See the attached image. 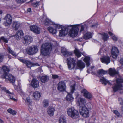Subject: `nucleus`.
I'll return each mask as SVG.
<instances>
[{
    "label": "nucleus",
    "instance_id": "nucleus-1",
    "mask_svg": "<svg viewBox=\"0 0 123 123\" xmlns=\"http://www.w3.org/2000/svg\"><path fill=\"white\" fill-rule=\"evenodd\" d=\"M56 42L52 41L50 43H44L42 44L41 48V52L42 54L44 55H49L53 49V47L56 46Z\"/></svg>",
    "mask_w": 123,
    "mask_h": 123
},
{
    "label": "nucleus",
    "instance_id": "nucleus-2",
    "mask_svg": "<svg viewBox=\"0 0 123 123\" xmlns=\"http://www.w3.org/2000/svg\"><path fill=\"white\" fill-rule=\"evenodd\" d=\"M79 25L80 24H77L68 25V28L71 27V29L69 32V34L70 36L73 37L77 36L78 32L79 31L78 26H79Z\"/></svg>",
    "mask_w": 123,
    "mask_h": 123
},
{
    "label": "nucleus",
    "instance_id": "nucleus-3",
    "mask_svg": "<svg viewBox=\"0 0 123 123\" xmlns=\"http://www.w3.org/2000/svg\"><path fill=\"white\" fill-rule=\"evenodd\" d=\"M67 113L69 116L74 119L77 118L79 117L78 111L73 107H71L68 109L67 110Z\"/></svg>",
    "mask_w": 123,
    "mask_h": 123
},
{
    "label": "nucleus",
    "instance_id": "nucleus-4",
    "mask_svg": "<svg viewBox=\"0 0 123 123\" xmlns=\"http://www.w3.org/2000/svg\"><path fill=\"white\" fill-rule=\"evenodd\" d=\"M39 50L38 46L33 45L28 47L26 49V51L28 54L32 55L37 53Z\"/></svg>",
    "mask_w": 123,
    "mask_h": 123
},
{
    "label": "nucleus",
    "instance_id": "nucleus-5",
    "mask_svg": "<svg viewBox=\"0 0 123 123\" xmlns=\"http://www.w3.org/2000/svg\"><path fill=\"white\" fill-rule=\"evenodd\" d=\"M123 83V79L121 77H119L116 80V84L113 87V89L114 92L121 89L122 87L121 83Z\"/></svg>",
    "mask_w": 123,
    "mask_h": 123
},
{
    "label": "nucleus",
    "instance_id": "nucleus-6",
    "mask_svg": "<svg viewBox=\"0 0 123 123\" xmlns=\"http://www.w3.org/2000/svg\"><path fill=\"white\" fill-rule=\"evenodd\" d=\"M79 111L80 115L84 117L87 118L89 116V110L86 107H80Z\"/></svg>",
    "mask_w": 123,
    "mask_h": 123
},
{
    "label": "nucleus",
    "instance_id": "nucleus-7",
    "mask_svg": "<svg viewBox=\"0 0 123 123\" xmlns=\"http://www.w3.org/2000/svg\"><path fill=\"white\" fill-rule=\"evenodd\" d=\"M41 21L42 22L43 21L44 24L45 25H48L49 24L53 25L55 27L58 28H59L60 27L59 25L55 24L54 22H52L50 20L47 18L46 16L43 17Z\"/></svg>",
    "mask_w": 123,
    "mask_h": 123
},
{
    "label": "nucleus",
    "instance_id": "nucleus-8",
    "mask_svg": "<svg viewBox=\"0 0 123 123\" xmlns=\"http://www.w3.org/2000/svg\"><path fill=\"white\" fill-rule=\"evenodd\" d=\"M67 64L68 68L71 69L74 68L75 66V60L72 58H68L67 59Z\"/></svg>",
    "mask_w": 123,
    "mask_h": 123
},
{
    "label": "nucleus",
    "instance_id": "nucleus-9",
    "mask_svg": "<svg viewBox=\"0 0 123 123\" xmlns=\"http://www.w3.org/2000/svg\"><path fill=\"white\" fill-rule=\"evenodd\" d=\"M20 61L23 63L25 64L26 66L29 68H30L32 66H39V65L37 63H31L30 61L26 60L20 58L19 59Z\"/></svg>",
    "mask_w": 123,
    "mask_h": 123
},
{
    "label": "nucleus",
    "instance_id": "nucleus-10",
    "mask_svg": "<svg viewBox=\"0 0 123 123\" xmlns=\"http://www.w3.org/2000/svg\"><path fill=\"white\" fill-rule=\"evenodd\" d=\"M3 76L5 78L6 81L9 80L10 83L13 84L15 80V78L14 76L9 74H3Z\"/></svg>",
    "mask_w": 123,
    "mask_h": 123
},
{
    "label": "nucleus",
    "instance_id": "nucleus-11",
    "mask_svg": "<svg viewBox=\"0 0 123 123\" xmlns=\"http://www.w3.org/2000/svg\"><path fill=\"white\" fill-rule=\"evenodd\" d=\"M4 19L5 20L4 24L6 26H8L11 23L12 21V18L11 15L7 14L5 17Z\"/></svg>",
    "mask_w": 123,
    "mask_h": 123
},
{
    "label": "nucleus",
    "instance_id": "nucleus-12",
    "mask_svg": "<svg viewBox=\"0 0 123 123\" xmlns=\"http://www.w3.org/2000/svg\"><path fill=\"white\" fill-rule=\"evenodd\" d=\"M24 43L26 45L30 44L33 41V39L31 36L27 35L24 38Z\"/></svg>",
    "mask_w": 123,
    "mask_h": 123
},
{
    "label": "nucleus",
    "instance_id": "nucleus-13",
    "mask_svg": "<svg viewBox=\"0 0 123 123\" xmlns=\"http://www.w3.org/2000/svg\"><path fill=\"white\" fill-rule=\"evenodd\" d=\"M86 102L85 98H80L77 99V103L81 107H82L86 105Z\"/></svg>",
    "mask_w": 123,
    "mask_h": 123
},
{
    "label": "nucleus",
    "instance_id": "nucleus-14",
    "mask_svg": "<svg viewBox=\"0 0 123 123\" xmlns=\"http://www.w3.org/2000/svg\"><path fill=\"white\" fill-rule=\"evenodd\" d=\"M65 83L63 82H59L58 84V89L62 92H66Z\"/></svg>",
    "mask_w": 123,
    "mask_h": 123
},
{
    "label": "nucleus",
    "instance_id": "nucleus-15",
    "mask_svg": "<svg viewBox=\"0 0 123 123\" xmlns=\"http://www.w3.org/2000/svg\"><path fill=\"white\" fill-rule=\"evenodd\" d=\"M111 53L113 58L115 59L117 56L119 51L117 48L115 47H112Z\"/></svg>",
    "mask_w": 123,
    "mask_h": 123
},
{
    "label": "nucleus",
    "instance_id": "nucleus-16",
    "mask_svg": "<svg viewBox=\"0 0 123 123\" xmlns=\"http://www.w3.org/2000/svg\"><path fill=\"white\" fill-rule=\"evenodd\" d=\"M24 35L22 30H19L16 32L15 37L16 39L19 40L23 37Z\"/></svg>",
    "mask_w": 123,
    "mask_h": 123
},
{
    "label": "nucleus",
    "instance_id": "nucleus-17",
    "mask_svg": "<svg viewBox=\"0 0 123 123\" xmlns=\"http://www.w3.org/2000/svg\"><path fill=\"white\" fill-rule=\"evenodd\" d=\"M85 66V64L81 60L77 61V67L78 69L81 70L83 69Z\"/></svg>",
    "mask_w": 123,
    "mask_h": 123
},
{
    "label": "nucleus",
    "instance_id": "nucleus-18",
    "mask_svg": "<svg viewBox=\"0 0 123 123\" xmlns=\"http://www.w3.org/2000/svg\"><path fill=\"white\" fill-rule=\"evenodd\" d=\"M31 30L37 34H39L40 33V29L36 25H32L30 26Z\"/></svg>",
    "mask_w": 123,
    "mask_h": 123
},
{
    "label": "nucleus",
    "instance_id": "nucleus-19",
    "mask_svg": "<svg viewBox=\"0 0 123 123\" xmlns=\"http://www.w3.org/2000/svg\"><path fill=\"white\" fill-rule=\"evenodd\" d=\"M68 28H63L59 31V36H65L68 33Z\"/></svg>",
    "mask_w": 123,
    "mask_h": 123
},
{
    "label": "nucleus",
    "instance_id": "nucleus-20",
    "mask_svg": "<svg viewBox=\"0 0 123 123\" xmlns=\"http://www.w3.org/2000/svg\"><path fill=\"white\" fill-rule=\"evenodd\" d=\"M20 26V24L17 21H13L12 25V29L16 31L19 29Z\"/></svg>",
    "mask_w": 123,
    "mask_h": 123
},
{
    "label": "nucleus",
    "instance_id": "nucleus-21",
    "mask_svg": "<svg viewBox=\"0 0 123 123\" xmlns=\"http://www.w3.org/2000/svg\"><path fill=\"white\" fill-rule=\"evenodd\" d=\"M31 85L34 88H37L39 86V82L36 79H33L31 82Z\"/></svg>",
    "mask_w": 123,
    "mask_h": 123
},
{
    "label": "nucleus",
    "instance_id": "nucleus-22",
    "mask_svg": "<svg viewBox=\"0 0 123 123\" xmlns=\"http://www.w3.org/2000/svg\"><path fill=\"white\" fill-rule=\"evenodd\" d=\"M100 60L103 63L108 64L110 62V58L108 56H105L100 59Z\"/></svg>",
    "mask_w": 123,
    "mask_h": 123
},
{
    "label": "nucleus",
    "instance_id": "nucleus-23",
    "mask_svg": "<svg viewBox=\"0 0 123 123\" xmlns=\"http://www.w3.org/2000/svg\"><path fill=\"white\" fill-rule=\"evenodd\" d=\"M92 33L91 32H87L84 34L83 38L85 40H88L91 38L92 36Z\"/></svg>",
    "mask_w": 123,
    "mask_h": 123
},
{
    "label": "nucleus",
    "instance_id": "nucleus-24",
    "mask_svg": "<svg viewBox=\"0 0 123 123\" xmlns=\"http://www.w3.org/2000/svg\"><path fill=\"white\" fill-rule=\"evenodd\" d=\"M61 52L65 56H71L72 55L71 52L67 51L66 49L63 48H61Z\"/></svg>",
    "mask_w": 123,
    "mask_h": 123
},
{
    "label": "nucleus",
    "instance_id": "nucleus-25",
    "mask_svg": "<svg viewBox=\"0 0 123 123\" xmlns=\"http://www.w3.org/2000/svg\"><path fill=\"white\" fill-rule=\"evenodd\" d=\"M55 111V109L52 107H49L48 109V114L51 116H53Z\"/></svg>",
    "mask_w": 123,
    "mask_h": 123
},
{
    "label": "nucleus",
    "instance_id": "nucleus-26",
    "mask_svg": "<svg viewBox=\"0 0 123 123\" xmlns=\"http://www.w3.org/2000/svg\"><path fill=\"white\" fill-rule=\"evenodd\" d=\"M109 70L110 75L112 76H114L118 73V71H116L114 68H111L109 69Z\"/></svg>",
    "mask_w": 123,
    "mask_h": 123
},
{
    "label": "nucleus",
    "instance_id": "nucleus-27",
    "mask_svg": "<svg viewBox=\"0 0 123 123\" xmlns=\"http://www.w3.org/2000/svg\"><path fill=\"white\" fill-rule=\"evenodd\" d=\"M100 81L101 82L102 84H104L105 85H106L107 83L109 85L111 84V83L104 77L100 78Z\"/></svg>",
    "mask_w": 123,
    "mask_h": 123
},
{
    "label": "nucleus",
    "instance_id": "nucleus-28",
    "mask_svg": "<svg viewBox=\"0 0 123 123\" xmlns=\"http://www.w3.org/2000/svg\"><path fill=\"white\" fill-rule=\"evenodd\" d=\"M80 26H81V28L80 31V32L83 33L84 31H86L87 30V27L85 24L82 25L81 24H79Z\"/></svg>",
    "mask_w": 123,
    "mask_h": 123
},
{
    "label": "nucleus",
    "instance_id": "nucleus-29",
    "mask_svg": "<svg viewBox=\"0 0 123 123\" xmlns=\"http://www.w3.org/2000/svg\"><path fill=\"white\" fill-rule=\"evenodd\" d=\"M49 79V77L47 75H44L41 78V80L42 82L45 83L47 82Z\"/></svg>",
    "mask_w": 123,
    "mask_h": 123
},
{
    "label": "nucleus",
    "instance_id": "nucleus-30",
    "mask_svg": "<svg viewBox=\"0 0 123 123\" xmlns=\"http://www.w3.org/2000/svg\"><path fill=\"white\" fill-rule=\"evenodd\" d=\"M33 96L34 100H38L40 97L41 95L40 93H33Z\"/></svg>",
    "mask_w": 123,
    "mask_h": 123
},
{
    "label": "nucleus",
    "instance_id": "nucleus-31",
    "mask_svg": "<svg viewBox=\"0 0 123 123\" xmlns=\"http://www.w3.org/2000/svg\"><path fill=\"white\" fill-rule=\"evenodd\" d=\"M83 95L88 99L91 100L92 99L93 97L90 93H84Z\"/></svg>",
    "mask_w": 123,
    "mask_h": 123
},
{
    "label": "nucleus",
    "instance_id": "nucleus-32",
    "mask_svg": "<svg viewBox=\"0 0 123 123\" xmlns=\"http://www.w3.org/2000/svg\"><path fill=\"white\" fill-rule=\"evenodd\" d=\"M2 69L4 73V74H8V73L10 71L9 67L6 66H3L2 67Z\"/></svg>",
    "mask_w": 123,
    "mask_h": 123
},
{
    "label": "nucleus",
    "instance_id": "nucleus-33",
    "mask_svg": "<svg viewBox=\"0 0 123 123\" xmlns=\"http://www.w3.org/2000/svg\"><path fill=\"white\" fill-rule=\"evenodd\" d=\"M90 58L88 56H86L84 59V61L86 64L87 67H89L90 65L89 61Z\"/></svg>",
    "mask_w": 123,
    "mask_h": 123
},
{
    "label": "nucleus",
    "instance_id": "nucleus-34",
    "mask_svg": "<svg viewBox=\"0 0 123 123\" xmlns=\"http://www.w3.org/2000/svg\"><path fill=\"white\" fill-rule=\"evenodd\" d=\"M72 93H68L66 97V100L68 101H71L74 99L72 97Z\"/></svg>",
    "mask_w": 123,
    "mask_h": 123
},
{
    "label": "nucleus",
    "instance_id": "nucleus-35",
    "mask_svg": "<svg viewBox=\"0 0 123 123\" xmlns=\"http://www.w3.org/2000/svg\"><path fill=\"white\" fill-rule=\"evenodd\" d=\"M100 34L101 35L102 39L104 41L107 40L108 38V36L107 34L105 33H103Z\"/></svg>",
    "mask_w": 123,
    "mask_h": 123
},
{
    "label": "nucleus",
    "instance_id": "nucleus-36",
    "mask_svg": "<svg viewBox=\"0 0 123 123\" xmlns=\"http://www.w3.org/2000/svg\"><path fill=\"white\" fill-rule=\"evenodd\" d=\"M74 53L76 55L77 57H80L81 55V53L79 49H76L74 51Z\"/></svg>",
    "mask_w": 123,
    "mask_h": 123
},
{
    "label": "nucleus",
    "instance_id": "nucleus-37",
    "mask_svg": "<svg viewBox=\"0 0 123 123\" xmlns=\"http://www.w3.org/2000/svg\"><path fill=\"white\" fill-rule=\"evenodd\" d=\"M107 73V72L104 70L102 69H101L98 71L97 73L100 76H101L104 75L106 74Z\"/></svg>",
    "mask_w": 123,
    "mask_h": 123
},
{
    "label": "nucleus",
    "instance_id": "nucleus-38",
    "mask_svg": "<svg viewBox=\"0 0 123 123\" xmlns=\"http://www.w3.org/2000/svg\"><path fill=\"white\" fill-rule=\"evenodd\" d=\"M7 50L8 52L11 54L12 55L14 56H17V55L9 47H8L7 48Z\"/></svg>",
    "mask_w": 123,
    "mask_h": 123
},
{
    "label": "nucleus",
    "instance_id": "nucleus-39",
    "mask_svg": "<svg viewBox=\"0 0 123 123\" xmlns=\"http://www.w3.org/2000/svg\"><path fill=\"white\" fill-rule=\"evenodd\" d=\"M48 30L50 33H52L53 34H55L56 33V30L54 29L52 27H50L48 28Z\"/></svg>",
    "mask_w": 123,
    "mask_h": 123
},
{
    "label": "nucleus",
    "instance_id": "nucleus-40",
    "mask_svg": "<svg viewBox=\"0 0 123 123\" xmlns=\"http://www.w3.org/2000/svg\"><path fill=\"white\" fill-rule=\"evenodd\" d=\"M7 111L9 113L13 115H15L16 114V112L15 111L13 110L11 108H9L8 109Z\"/></svg>",
    "mask_w": 123,
    "mask_h": 123
},
{
    "label": "nucleus",
    "instance_id": "nucleus-41",
    "mask_svg": "<svg viewBox=\"0 0 123 123\" xmlns=\"http://www.w3.org/2000/svg\"><path fill=\"white\" fill-rule=\"evenodd\" d=\"M49 102L48 100L44 99L43 102V107H48L49 105Z\"/></svg>",
    "mask_w": 123,
    "mask_h": 123
},
{
    "label": "nucleus",
    "instance_id": "nucleus-42",
    "mask_svg": "<svg viewBox=\"0 0 123 123\" xmlns=\"http://www.w3.org/2000/svg\"><path fill=\"white\" fill-rule=\"evenodd\" d=\"M59 123H66V120L63 117H60L59 119Z\"/></svg>",
    "mask_w": 123,
    "mask_h": 123
},
{
    "label": "nucleus",
    "instance_id": "nucleus-43",
    "mask_svg": "<svg viewBox=\"0 0 123 123\" xmlns=\"http://www.w3.org/2000/svg\"><path fill=\"white\" fill-rule=\"evenodd\" d=\"M0 39V42H1V40H2L4 42L6 43H8V38H5L4 36L1 37Z\"/></svg>",
    "mask_w": 123,
    "mask_h": 123
},
{
    "label": "nucleus",
    "instance_id": "nucleus-44",
    "mask_svg": "<svg viewBox=\"0 0 123 123\" xmlns=\"http://www.w3.org/2000/svg\"><path fill=\"white\" fill-rule=\"evenodd\" d=\"M75 85L73 84L70 87V89L71 90L70 92H73L75 90Z\"/></svg>",
    "mask_w": 123,
    "mask_h": 123
},
{
    "label": "nucleus",
    "instance_id": "nucleus-45",
    "mask_svg": "<svg viewBox=\"0 0 123 123\" xmlns=\"http://www.w3.org/2000/svg\"><path fill=\"white\" fill-rule=\"evenodd\" d=\"M25 101L26 103H28L30 105L31 104L32 100L30 99L29 97H27L26 98V99L25 100Z\"/></svg>",
    "mask_w": 123,
    "mask_h": 123
},
{
    "label": "nucleus",
    "instance_id": "nucleus-46",
    "mask_svg": "<svg viewBox=\"0 0 123 123\" xmlns=\"http://www.w3.org/2000/svg\"><path fill=\"white\" fill-rule=\"evenodd\" d=\"M113 112L115 114L117 115V117H119L120 116V113L117 110H114L113 111Z\"/></svg>",
    "mask_w": 123,
    "mask_h": 123
},
{
    "label": "nucleus",
    "instance_id": "nucleus-47",
    "mask_svg": "<svg viewBox=\"0 0 123 123\" xmlns=\"http://www.w3.org/2000/svg\"><path fill=\"white\" fill-rule=\"evenodd\" d=\"M39 3V2H33L32 3V5L34 7H36L38 6Z\"/></svg>",
    "mask_w": 123,
    "mask_h": 123
},
{
    "label": "nucleus",
    "instance_id": "nucleus-48",
    "mask_svg": "<svg viewBox=\"0 0 123 123\" xmlns=\"http://www.w3.org/2000/svg\"><path fill=\"white\" fill-rule=\"evenodd\" d=\"M1 91L2 92H10L9 90L6 89L5 87L2 88Z\"/></svg>",
    "mask_w": 123,
    "mask_h": 123
},
{
    "label": "nucleus",
    "instance_id": "nucleus-49",
    "mask_svg": "<svg viewBox=\"0 0 123 123\" xmlns=\"http://www.w3.org/2000/svg\"><path fill=\"white\" fill-rule=\"evenodd\" d=\"M26 0H16V2L18 3H22L25 2Z\"/></svg>",
    "mask_w": 123,
    "mask_h": 123
},
{
    "label": "nucleus",
    "instance_id": "nucleus-50",
    "mask_svg": "<svg viewBox=\"0 0 123 123\" xmlns=\"http://www.w3.org/2000/svg\"><path fill=\"white\" fill-rule=\"evenodd\" d=\"M118 101L120 102V104L121 105H123V99L120 98H118Z\"/></svg>",
    "mask_w": 123,
    "mask_h": 123
},
{
    "label": "nucleus",
    "instance_id": "nucleus-51",
    "mask_svg": "<svg viewBox=\"0 0 123 123\" xmlns=\"http://www.w3.org/2000/svg\"><path fill=\"white\" fill-rule=\"evenodd\" d=\"M4 58V56L1 54H0V63L2 62Z\"/></svg>",
    "mask_w": 123,
    "mask_h": 123
},
{
    "label": "nucleus",
    "instance_id": "nucleus-52",
    "mask_svg": "<svg viewBox=\"0 0 123 123\" xmlns=\"http://www.w3.org/2000/svg\"><path fill=\"white\" fill-rule=\"evenodd\" d=\"M21 96L23 97V99H24V97H27L28 96V95H27L26 93H21Z\"/></svg>",
    "mask_w": 123,
    "mask_h": 123
},
{
    "label": "nucleus",
    "instance_id": "nucleus-53",
    "mask_svg": "<svg viewBox=\"0 0 123 123\" xmlns=\"http://www.w3.org/2000/svg\"><path fill=\"white\" fill-rule=\"evenodd\" d=\"M112 39L114 41H117L118 39L117 37L115 36V35H113L112 37Z\"/></svg>",
    "mask_w": 123,
    "mask_h": 123
},
{
    "label": "nucleus",
    "instance_id": "nucleus-54",
    "mask_svg": "<svg viewBox=\"0 0 123 123\" xmlns=\"http://www.w3.org/2000/svg\"><path fill=\"white\" fill-rule=\"evenodd\" d=\"M105 50V49H104L103 48H101L99 52V53H100L101 54H103L104 52V50Z\"/></svg>",
    "mask_w": 123,
    "mask_h": 123
},
{
    "label": "nucleus",
    "instance_id": "nucleus-55",
    "mask_svg": "<svg viewBox=\"0 0 123 123\" xmlns=\"http://www.w3.org/2000/svg\"><path fill=\"white\" fill-rule=\"evenodd\" d=\"M58 76L55 75H52V77L53 79H56L58 78Z\"/></svg>",
    "mask_w": 123,
    "mask_h": 123
},
{
    "label": "nucleus",
    "instance_id": "nucleus-56",
    "mask_svg": "<svg viewBox=\"0 0 123 123\" xmlns=\"http://www.w3.org/2000/svg\"><path fill=\"white\" fill-rule=\"evenodd\" d=\"M88 92L86 89H84L82 90L81 92Z\"/></svg>",
    "mask_w": 123,
    "mask_h": 123
},
{
    "label": "nucleus",
    "instance_id": "nucleus-57",
    "mask_svg": "<svg viewBox=\"0 0 123 123\" xmlns=\"http://www.w3.org/2000/svg\"><path fill=\"white\" fill-rule=\"evenodd\" d=\"M18 87H19V88H20V83L19 81H18Z\"/></svg>",
    "mask_w": 123,
    "mask_h": 123
},
{
    "label": "nucleus",
    "instance_id": "nucleus-58",
    "mask_svg": "<svg viewBox=\"0 0 123 123\" xmlns=\"http://www.w3.org/2000/svg\"><path fill=\"white\" fill-rule=\"evenodd\" d=\"M10 99L13 100L15 101L16 100V99L14 98L12 96H10Z\"/></svg>",
    "mask_w": 123,
    "mask_h": 123
},
{
    "label": "nucleus",
    "instance_id": "nucleus-59",
    "mask_svg": "<svg viewBox=\"0 0 123 123\" xmlns=\"http://www.w3.org/2000/svg\"><path fill=\"white\" fill-rule=\"evenodd\" d=\"M75 94L76 96V98L77 99L78 98V97L79 96V94H78V93H75Z\"/></svg>",
    "mask_w": 123,
    "mask_h": 123
},
{
    "label": "nucleus",
    "instance_id": "nucleus-60",
    "mask_svg": "<svg viewBox=\"0 0 123 123\" xmlns=\"http://www.w3.org/2000/svg\"><path fill=\"white\" fill-rule=\"evenodd\" d=\"M97 24H95L94 25H92L91 26L92 27H97Z\"/></svg>",
    "mask_w": 123,
    "mask_h": 123
},
{
    "label": "nucleus",
    "instance_id": "nucleus-61",
    "mask_svg": "<svg viewBox=\"0 0 123 123\" xmlns=\"http://www.w3.org/2000/svg\"><path fill=\"white\" fill-rule=\"evenodd\" d=\"M109 34L110 36L113 35V34L110 32H109Z\"/></svg>",
    "mask_w": 123,
    "mask_h": 123
},
{
    "label": "nucleus",
    "instance_id": "nucleus-62",
    "mask_svg": "<svg viewBox=\"0 0 123 123\" xmlns=\"http://www.w3.org/2000/svg\"><path fill=\"white\" fill-rule=\"evenodd\" d=\"M31 11V8H28L27 9V11L28 12H30Z\"/></svg>",
    "mask_w": 123,
    "mask_h": 123
},
{
    "label": "nucleus",
    "instance_id": "nucleus-63",
    "mask_svg": "<svg viewBox=\"0 0 123 123\" xmlns=\"http://www.w3.org/2000/svg\"><path fill=\"white\" fill-rule=\"evenodd\" d=\"M14 88L16 90H17V85H14Z\"/></svg>",
    "mask_w": 123,
    "mask_h": 123
},
{
    "label": "nucleus",
    "instance_id": "nucleus-64",
    "mask_svg": "<svg viewBox=\"0 0 123 123\" xmlns=\"http://www.w3.org/2000/svg\"><path fill=\"white\" fill-rule=\"evenodd\" d=\"M0 122L1 123H3V122L2 120L0 118Z\"/></svg>",
    "mask_w": 123,
    "mask_h": 123
}]
</instances>
